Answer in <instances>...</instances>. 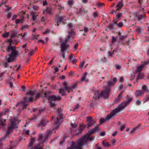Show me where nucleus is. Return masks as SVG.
<instances>
[{"label": "nucleus", "instance_id": "1", "mask_svg": "<svg viewBox=\"0 0 149 149\" xmlns=\"http://www.w3.org/2000/svg\"><path fill=\"white\" fill-rule=\"evenodd\" d=\"M99 128L97 126L94 129H92L89 130L88 133L83 137L81 139L79 140L76 142H72L70 143V148H68L67 149H81L82 146L85 143L88 141H92L93 139L92 137L88 138L89 135L99 130Z\"/></svg>", "mask_w": 149, "mask_h": 149}, {"label": "nucleus", "instance_id": "2", "mask_svg": "<svg viewBox=\"0 0 149 149\" xmlns=\"http://www.w3.org/2000/svg\"><path fill=\"white\" fill-rule=\"evenodd\" d=\"M132 100V98H130L128 99L126 102H124L120 104L116 109L114 110L113 111L111 112L110 114L107 116L105 119L104 118H100V124H102L106 120H109V119L112 116L115 115L117 113L120 111L125 107L127 105L130 103Z\"/></svg>", "mask_w": 149, "mask_h": 149}, {"label": "nucleus", "instance_id": "3", "mask_svg": "<svg viewBox=\"0 0 149 149\" xmlns=\"http://www.w3.org/2000/svg\"><path fill=\"white\" fill-rule=\"evenodd\" d=\"M104 90L102 91L100 94H99L98 91L96 90L95 92L93 97L96 99L100 97H107L109 93V88L106 89V86L104 87Z\"/></svg>", "mask_w": 149, "mask_h": 149}, {"label": "nucleus", "instance_id": "4", "mask_svg": "<svg viewBox=\"0 0 149 149\" xmlns=\"http://www.w3.org/2000/svg\"><path fill=\"white\" fill-rule=\"evenodd\" d=\"M7 50L8 51H11V54L10 55L8 56L7 60L8 62L10 63L15 60V56L17 55V53L15 50H13L12 47H11L10 46H8V49Z\"/></svg>", "mask_w": 149, "mask_h": 149}, {"label": "nucleus", "instance_id": "5", "mask_svg": "<svg viewBox=\"0 0 149 149\" xmlns=\"http://www.w3.org/2000/svg\"><path fill=\"white\" fill-rule=\"evenodd\" d=\"M61 97L58 96L57 97L54 95H51L49 96L48 98V100L50 103V106L52 107H54L56 106V104L54 103H52V101L56 100H61Z\"/></svg>", "mask_w": 149, "mask_h": 149}, {"label": "nucleus", "instance_id": "6", "mask_svg": "<svg viewBox=\"0 0 149 149\" xmlns=\"http://www.w3.org/2000/svg\"><path fill=\"white\" fill-rule=\"evenodd\" d=\"M142 90H137L136 91V95L137 96L141 95L143 94L144 92H148V90L147 89L146 86L145 85H143L142 86Z\"/></svg>", "mask_w": 149, "mask_h": 149}, {"label": "nucleus", "instance_id": "7", "mask_svg": "<svg viewBox=\"0 0 149 149\" xmlns=\"http://www.w3.org/2000/svg\"><path fill=\"white\" fill-rule=\"evenodd\" d=\"M63 84L65 86L66 90H67L68 93H70L71 91H73V89H74L77 86V84H74L71 87H70L67 86L68 82L66 81L64 82Z\"/></svg>", "mask_w": 149, "mask_h": 149}, {"label": "nucleus", "instance_id": "8", "mask_svg": "<svg viewBox=\"0 0 149 149\" xmlns=\"http://www.w3.org/2000/svg\"><path fill=\"white\" fill-rule=\"evenodd\" d=\"M42 135L40 134L39 135V138L38 141L40 143L37 146L35 147V149H42V147L43 146V141H42L43 138Z\"/></svg>", "mask_w": 149, "mask_h": 149}, {"label": "nucleus", "instance_id": "9", "mask_svg": "<svg viewBox=\"0 0 149 149\" xmlns=\"http://www.w3.org/2000/svg\"><path fill=\"white\" fill-rule=\"evenodd\" d=\"M11 124L10 125L8 126V134H9L12 132V130L16 127H17L15 123L12 120L10 121Z\"/></svg>", "mask_w": 149, "mask_h": 149}, {"label": "nucleus", "instance_id": "10", "mask_svg": "<svg viewBox=\"0 0 149 149\" xmlns=\"http://www.w3.org/2000/svg\"><path fill=\"white\" fill-rule=\"evenodd\" d=\"M87 122H88L87 127L88 128L91 126L93 124L95 123V122L93 120L91 117L89 116L87 117L86 118Z\"/></svg>", "mask_w": 149, "mask_h": 149}, {"label": "nucleus", "instance_id": "11", "mask_svg": "<svg viewBox=\"0 0 149 149\" xmlns=\"http://www.w3.org/2000/svg\"><path fill=\"white\" fill-rule=\"evenodd\" d=\"M117 81V79L116 78L114 77L113 78L112 80L111 81H108L107 84L108 85V86L107 87H106V89H107V88H109V90H110V88L109 87L113 86L114 84Z\"/></svg>", "mask_w": 149, "mask_h": 149}, {"label": "nucleus", "instance_id": "12", "mask_svg": "<svg viewBox=\"0 0 149 149\" xmlns=\"http://www.w3.org/2000/svg\"><path fill=\"white\" fill-rule=\"evenodd\" d=\"M61 51L63 52L68 47V45L65 42H63L61 44Z\"/></svg>", "mask_w": 149, "mask_h": 149}, {"label": "nucleus", "instance_id": "13", "mask_svg": "<svg viewBox=\"0 0 149 149\" xmlns=\"http://www.w3.org/2000/svg\"><path fill=\"white\" fill-rule=\"evenodd\" d=\"M122 16V14L120 13H118L116 15V18L114 19L113 21L115 24H116L117 22L119 20V18Z\"/></svg>", "mask_w": 149, "mask_h": 149}, {"label": "nucleus", "instance_id": "14", "mask_svg": "<svg viewBox=\"0 0 149 149\" xmlns=\"http://www.w3.org/2000/svg\"><path fill=\"white\" fill-rule=\"evenodd\" d=\"M35 92H34V91H30L27 93V94L28 95H29L32 96L31 97L29 98L28 100V101L29 102L33 100V95H35Z\"/></svg>", "mask_w": 149, "mask_h": 149}, {"label": "nucleus", "instance_id": "15", "mask_svg": "<svg viewBox=\"0 0 149 149\" xmlns=\"http://www.w3.org/2000/svg\"><path fill=\"white\" fill-rule=\"evenodd\" d=\"M144 64H142V65L138 67L136 70V72H140L141 71L142 68L144 67Z\"/></svg>", "mask_w": 149, "mask_h": 149}, {"label": "nucleus", "instance_id": "16", "mask_svg": "<svg viewBox=\"0 0 149 149\" xmlns=\"http://www.w3.org/2000/svg\"><path fill=\"white\" fill-rule=\"evenodd\" d=\"M61 118L59 119L58 118H57L56 120L55 123V125H56V129H57L59 126V124L60 123L61 121Z\"/></svg>", "mask_w": 149, "mask_h": 149}, {"label": "nucleus", "instance_id": "17", "mask_svg": "<svg viewBox=\"0 0 149 149\" xmlns=\"http://www.w3.org/2000/svg\"><path fill=\"white\" fill-rule=\"evenodd\" d=\"M31 15L32 16V19L33 21L36 20V19L37 15L36 13L34 12H31Z\"/></svg>", "mask_w": 149, "mask_h": 149}, {"label": "nucleus", "instance_id": "18", "mask_svg": "<svg viewBox=\"0 0 149 149\" xmlns=\"http://www.w3.org/2000/svg\"><path fill=\"white\" fill-rule=\"evenodd\" d=\"M123 4L121 2H119L118 3L117 6L116 7V8L117 10H118L123 7Z\"/></svg>", "mask_w": 149, "mask_h": 149}, {"label": "nucleus", "instance_id": "19", "mask_svg": "<svg viewBox=\"0 0 149 149\" xmlns=\"http://www.w3.org/2000/svg\"><path fill=\"white\" fill-rule=\"evenodd\" d=\"M88 73L86 72H85V73L84 74L82 77L81 78V80L82 81H84L85 80L86 82H87L88 81V79H85V78L86 77V76L87 74Z\"/></svg>", "mask_w": 149, "mask_h": 149}, {"label": "nucleus", "instance_id": "20", "mask_svg": "<svg viewBox=\"0 0 149 149\" xmlns=\"http://www.w3.org/2000/svg\"><path fill=\"white\" fill-rule=\"evenodd\" d=\"M63 17L61 16L58 17L56 19V20L58 23H60L62 22L63 20Z\"/></svg>", "mask_w": 149, "mask_h": 149}, {"label": "nucleus", "instance_id": "21", "mask_svg": "<svg viewBox=\"0 0 149 149\" xmlns=\"http://www.w3.org/2000/svg\"><path fill=\"white\" fill-rule=\"evenodd\" d=\"M59 93H61L62 95H65V89L63 88H61L59 89Z\"/></svg>", "mask_w": 149, "mask_h": 149}, {"label": "nucleus", "instance_id": "22", "mask_svg": "<svg viewBox=\"0 0 149 149\" xmlns=\"http://www.w3.org/2000/svg\"><path fill=\"white\" fill-rule=\"evenodd\" d=\"M103 144L105 146L107 147H110L111 145L107 142L106 141H104L103 142Z\"/></svg>", "mask_w": 149, "mask_h": 149}, {"label": "nucleus", "instance_id": "23", "mask_svg": "<svg viewBox=\"0 0 149 149\" xmlns=\"http://www.w3.org/2000/svg\"><path fill=\"white\" fill-rule=\"evenodd\" d=\"M134 16H136L138 17V21H140L143 17V16L141 15H138L137 13H136L134 14Z\"/></svg>", "mask_w": 149, "mask_h": 149}, {"label": "nucleus", "instance_id": "24", "mask_svg": "<svg viewBox=\"0 0 149 149\" xmlns=\"http://www.w3.org/2000/svg\"><path fill=\"white\" fill-rule=\"evenodd\" d=\"M23 22V19H17L15 21L16 24L19 23H22Z\"/></svg>", "mask_w": 149, "mask_h": 149}, {"label": "nucleus", "instance_id": "25", "mask_svg": "<svg viewBox=\"0 0 149 149\" xmlns=\"http://www.w3.org/2000/svg\"><path fill=\"white\" fill-rule=\"evenodd\" d=\"M144 74L143 73L139 74L137 78L138 79H141L143 78L144 77Z\"/></svg>", "mask_w": 149, "mask_h": 149}, {"label": "nucleus", "instance_id": "26", "mask_svg": "<svg viewBox=\"0 0 149 149\" xmlns=\"http://www.w3.org/2000/svg\"><path fill=\"white\" fill-rule=\"evenodd\" d=\"M9 35V32H5L4 33H3L2 34V36L4 38H6Z\"/></svg>", "mask_w": 149, "mask_h": 149}, {"label": "nucleus", "instance_id": "27", "mask_svg": "<svg viewBox=\"0 0 149 149\" xmlns=\"http://www.w3.org/2000/svg\"><path fill=\"white\" fill-rule=\"evenodd\" d=\"M12 41V39H10L8 40V42H10L9 45L8 46L7 48V49L8 50V47L9 46H11V47H12L13 49V50H15V47H13L11 46V42Z\"/></svg>", "mask_w": 149, "mask_h": 149}, {"label": "nucleus", "instance_id": "28", "mask_svg": "<svg viewBox=\"0 0 149 149\" xmlns=\"http://www.w3.org/2000/svg\"><path fill=\"white\" fill-rule=\"evenodd\" d=\"M68 3L69 6H72L74 3V1L73 0H68Z\"/></svg>", "mask_w": 149, "mask_h": 149}, {"label": "nucleus", "instance_id": "29", "mask_svg": "<svg viewBox=\"0 0 149 149\" xmlns=\"http://www.w3.org/2000/svg\"><path fill=\"white\" fill-rule=\"evenodd\" d=\"M75 35V32H70L69 33V36L68 37V39H69L70 38V37L71 36H73Z\"/></svg>", "mask_w": 149, "mask_h": 149}, {"label": "nucleus", "instance_id": "30", "mask_svg": "<svg viewBox=\"0 0 149 149\" xmlns=\"http://www.w3.org/2000/svg\"><path fill=\"white\" fill-rule=\"evenodd\" d=\"M51 9L50 8H47V9H46V11H44L43 12V13H45L47 12V13H50L51 12Z\"/></svg>", "mask_w": 149, "mask_h": 149}, {"label": "nucleus", "instance_id": "31", "mask_svg": "<svg viewBox=\"0 0 149 149\" xmlns=\"http://www.w3.org/2000/svg\"><path fill=\"white\" fill-rule=\"evenodd\" d=\"M85 63V62L84 61H83L81 62L80 63V64L79 65V66L81 68H82L83 67Z\"/></svg>", "mask_w": 149, "mask_h": 149}, {"label": "nucleus", "instance_id": "32", "mask_svg": "<svg viewBox=\"0 0 149 149\" xmlns=\"http://www.w3.org/2000/svg\"><path fill=\"white\" fill-rule=\"evenodd\" d=\"M121 93L118 96V97L117 99H116L115 100V101H117V102L119 101L120 100V99L121 98Z\"/></svg>", "mask_w": 149, "mask_h": 149}, {"label": "nucleus", "instance_id": "33", "mask_svg": "<svg viewBox=\"0 0 149 149\" xmlns=\"http://www.w3.org/2000/svg\"><path fill=\"white\" fill-rule=\"evenodd\" d=\"M34 139H33L31 140V141H30V142L29 143V146H31L32 145L33 143L34 142Z\"/></svg>", "mask_w": 149, "mask_h": 149}, {"label": "nucleus", "instance_id": "34", "mask_svg": "<svg viewBox=\"0 0 149 149\" xmlns=\"http://www.w3.org/2000/svg\"><path fill=\"white\" fill-rule=\"evenodd\" d=\"M16 35V33L15 32L13 31L12 32L10 36L11 38L13 37Z\"/></svg>", "mask_w": 149, "mask_h": 149}, {"label": "nucleus", "instance_id": "35", "mask_svg": "<svg viewBox=\"0 0 149 149\" xmlns=\"http://www.w3.org/2000/svg\"><path fill=\"white\" fill-rule=\"evenodd\" d=\"M28 27L29 26L27 25H24L22 27V29L23 30H24L25 29L28 28Z\"/></svg>", "mask_w": 149, "mask_h": 149}, {"label": "nucleus", "instance_id": "36", "mask_svg": "<svg viewBox=\"0 0 149 149\" xmlns=\"http://www.w3.org/2000/svg\"><path fill=\"white\" fill-rule=\"evenodd\" d=\"M78 46V44H76L73 49V50L74 51H75L76 49H77Z\"/></svg>", "mask_w": 149, "mask_h": 149}, {"label": "nucleus", "instance_id": "37", "mask_svg": "<svg viewBox=\"0 0 149 149\" xmlns=\"http://www.w3.org/2000/svg\"><path fill=\"white\" fill-rule=\"evenodd\" d=\"M72 61V62L74 64L75 63L77 62V60L75 58H73L71 60Z\"/></svg>", "mask_w": 149, "mask_h": 149}, {"label": "nucleus", "instance_id": "38", "mask_svg": "<svg viewBox=\"0 0 149 149\" xmlns=\"http://www.w3.org/2000/svg\"><path fill=\"white\" fill-rule=\"evenodd\" d=\"M125 125H121L120 127V130L121 131H122L123 129L125 128Z\"/></svg>", "mask_w": 149, "mask_h": 149}, {"label": "nucleus", "instance_id": "39", "mask_svg": "<svg viewBox=\"0 0 149 149\" xmlns=\"http://www.w3.org/2000/svg\"><path fill=\"white\" fill-rule=\"evenodd\" d=\"M138 129V127H136L133 129L131 131V133H133L135 132L136 130Z\"/></svg>", "mask_w": 149, "mask_h": 149}, {"label": "nucleus", "instance_id": "40", "mask_svg": "<svg viewBox=\"0 0 149 149\" xmlns=\"http://www.w3.org/2000/svg\"><path fill=\"white\" fill-rule=\"evenodd\" d=\"M85 125H84V124L81 125L80 127V130L83 129L85 127Z\"/></svg>", "mask_w": 149, "mask_h": 149}, {"label": "nucleus", "instance_id": "41", "mask_svg": "<svg viewBox=\"0 0 149 149\" xmlns=\"http://www.w3.org/2000/svg\"><path fill=\"white\" fill-rule=\"evenodd\" d=\"M141 103V102L139 100H138L136 101V105H140Z\"/></svg>", "mask_w": 149, "mask_h": 149}, {"label": "nucleus", "instance_id": "42", "mask_svg": "<svg viewBox=\"0 0 149 149\" xmlns=\"http://www.w3.org/2000/svg\"><path fill=\"white\" fill-rule=\"evenodd\" d=\"M111 142L113 145H114L116 143V140L115 139H113L112 140Z\"/></svg>", "mask_w": 149, "mask_h": 149}, {"label": "nucleus", "instance_id": "43", "mask_svg": "<svg viewBox=\"0 0 149 149\" xmlns=\"http://www.w3.org/2000/svg\"><path fill=\"white\" fill-rule=\"evenodd\" d=\"M33 8L34 10H36L38 9V7L37 6H33Z\"/></svg>", "mask_w": 149, "mask_h": 149}, {"label": "nucleus", "instance_id": "44", "mask_svg": "<svg viewBox=\"0 0 149 149\" xmlns=\"http://www.w3.org/2000/svg\"><path fill=\"white\" fill-rule=\"evenodd\" d=\"M126 37L127 36H120V39L121 40H123L125 39Z\"/></svg>", "mask_w": 149, "mask_h": 149}, {"label": "nucleus", "instance_id": "45", "mask_svg": "<svg viewBox=\"0 0 149 149\" xmlns=\"http://www.w3.org/2000/svg\"><path fill=\"white\" fill-rule=\"evenodd\" d=\"M123 80H124V78H123V77H121L120 78V79H119V81L120 82H123Z\"/></svg>", "mask_w": 149, "mask_h": 149}, {"label": "nucleus", "instance_id": "46", "mask_svg": "<svg viewBox=\"0 0 149 149\" xmlns=\"http://www.w3.org/2000/svg\"><path fill=\"white\" fill-rule=\"evenodd\" d=\"M88 30V29L86 27H85L84 29V31L85 32H87Z\"/></svg>", "mask_w": 149, "mask_h": 149}, {"label": "nucleus", "instance_id": "47", "mask_svg": "<svg viewBox=\"0 0 149 149\" xmlns=\"http://www.w3.org/2000/svg\"><path fill=\"white\" fill-rule=\"evenodd\" d=\"M118 26L119 27H121L123 26V24L122 22H119L118 24Z\"/></svg>", "mask_w": 149, "mask_h": 149}, {"label": "nucleus", "instance_id": "48", "mask_svg": "<svg viewBox=\"0 0 149 149\" xmlns=\"http://www.w3.org/2000/svg\"><path fill=\"white\" fill-rule=\"evenodd\" d=\"M117 132L116 131L112 134V135L113 136H114L117 134Z\"/></svg>", "mask_w": 149, "mask_h": 149}, {"label": "nucleus", "instance_id": "49", "mask_svg": "<svg viewBox=\"0 0 149 149\" xmlns=\"http://www.w3.org/2000/svg\"><path fill=\"white\" fill-rule=\"evenodd\" d=\"M46 19V17H42L41 20V21L42 22H44L45 21V19Z\"/></svg>", "mask_w": 149, "mask_h": 149}, {"label": "nucleus", "instance_id": "50", "mask_svg": "<svg viewBox=\"0 0 149 149\" xmlns=\"http://www.w3.org/2000/svg\"><path fill=\"white\" fill-rule=\"evenodd\" d=\"M43 5L44 6L45 5L47 4V2L46 0H44L42 1Z\"/></svg>", "mask_w": 149, "mask_h": 149}, {"label": "nucleus", "instance_id": "51", "mask_svg": "<svg viewBox=\"0 0 149 149\" xmlns=\"http://www.w3.org/2000/svg\"><path fill=\"white\" fill-rule=\"evenodd\" d=\"M121 68V66L120 65H117L116 68L117 69H119Z\"/></svg>", "mask_w": 149, "mask_h": 149}, {"label": "nucleus", "instance_id": "52", "mask_svg": "<svg viewBox=\"0 0 149 149\" xmlns=\"http://www.w3.org/2000/svg\"><path fill=\"white\" fill-rule=\"evenodd\" d=\"M3 65L4 67H7L8 64L7 63L5 62L3 64Z\"/></svg>", "mask_w": 149, "mask_h": 149}, {"label": "nucleus", "instance_id": "53", "mask_svg": "<svg viewBox=\"0 0 149 149\" xmlns=\"http://www.w3.org/2000/svg\"><path fill=\"white\" fill-rule=\"evenodd\" d=\"M49 33V31L48 30H46L45 32L43 33L44 34H47Z\"/></svg>", "mask_w": 149, "mask_h": 149}, {"label": "nucleus", "instance_id": "54", "mask_svg": "<svg viewBox=\"0 0 149 149\" xmlns=\"http://www.w3.org/2000/svg\"><path fill=\"white\" fill-rule=\"evenodd\" d=\"M72 56L73 55L72 54H71L69 56V58L70 60H71V59H72Z\"/></svg>", "mask_w": 149, "mask_h": 149}, {"label": "nucleus", "instance_id": "55", "mask_svg": "<svg viewBox=\"0 0 149 149\" xmlns=\"http://www.w3.org/2000/svg\"><path fill=\"white\" fill-rule=\"evenodd\" d=\"M55 72H57L58 71V68L57 67H55Z\"/></svg>", "mask_w": 149, "mask_h": 149}, {"label": "nucleus", "instance_id": "56", "mask_svg": "<svg viewBox=\"0 0 149 149\" xmlns=\"http://www.w3.org/2000/svg\"><path fill=\"white\" fill-rule=\"evenodd\" d=\"M105 132H101L100 134V135L101 136H104L105 135Z\"/></svg>", "mask_w": 149, "mask_h": 149}, {"label": "nucleus", "instance_id": "57", "mask_svg": "<svg viewBox=\"0 0 149 149\" xmlns=\"http://www.w3.org/2000/svg\"><path fill=\"white\" fill-rule=\"evenodd\" d=\"M9 84H10V87L11 88H12L13 86V83L11 82H10Z\"/></svg>", "mask_w": 149, "mask_h": 149}, {"label": "nucleus", "instance_id": "58", "mask_svg": "<svg viewBox=\"0 0 149 149\" xmlns=\"http://www.w3.org/2000/svg\"><path fill=\"white\" fill-rule=\"evenodd\" d=\"M17 16L16 15H14L13 16V17H12V19L13 20H14L17 17Z\"/></svg>", "mask_w": 149, "mask_h": 149}, {"label": "nucleus", "instance_id": "59", "mask_svg": "<svg viewBox=\"0 0 149 149\" xmlns=\"http://www.w3.org/2000/svg\"><path fill=\"white\" fill-rule=\"evenodd\" d=\"M53 59H52L50 60L49 62V64H51L52 63L53 61Z\"/></svg>", "mask_w": 149, "mask_h": 149}, {"label": "nucleus", "instance_id": "60", "mask_svg": "<svg viewBox=\"0 0 149 149\" xmlns=\"http://www.w3.org/2000/svg\"><path fill=\"white\" fill-rule=\"evenodd\" d=\"M88 0H82V1L84 3H86L88 2Z\"/></svg>", "mask_w": 149, "mask_h": 149}, {"label": "nucleus", "instance_id": "61", "mask_svg": "<svg viewBox=\"0 0 149 149\" xmlns=\"http://www.w3.org/2000/svg\"><path fill=\"white\" fill-rule=\"evenodd\" d=\"M112 39L113 41V42H114L116 41V38L115 37H112Z\"/></svg>", "mask_w": 149, "mask_h": 149}, {"label": "nucleus", "instance_id": "62", "mask_svg": "<svg viewBox=\"0 0 149 149\" xmlns=\"http://www.w3.org/2000/svg\"><path fill=\"white\" fill-rule=\"evenodd\" d=\"M29 130H27L26 131V134L27 135H29Z\"/></svg>", "mask_w": 149, "mask_h": 149}, {"label": "nucleus", "instance_id": "63", "mask_svg": "<svg viewBox=\"0 0 149 149\" xmlns=\"http://www.w3.org/2000/svg\"><path fill=\"white\" fill-rule=\"evenodd\" d=\"M71 125L72 127H76L77 126V125H74L73 124H71Z\"/></svg>", "mask_w": 149, "mask_h": 149}, {"label": "nucleus", "instance_id": "64", "mask_svg": "<svg viewBox=\"0 0 149 149\" xmlns=\"http://www.w3.org/2000/svg\"><path fill=\"white\" fill-rule=\"evenodd\" d=\"M61 78L62 79H65V76H64V75H62V76H61Z\"/></svg>", "mask_w": 149, "mask_h": 149}]
</instances>
